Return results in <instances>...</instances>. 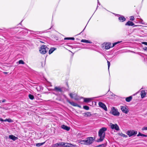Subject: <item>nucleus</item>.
<instances>
[{
	"instance_id": "1",
	"label": "nucleus",
	"mask_w": 147,
	"mask_h": 147,
	"mask_svg": "<svg viewBox=\"0 0 147 147\" xmlns=\"http://www.w3.org/2000/svg\"><path fill=\"white\" fill-rule=\"evenodd\" d=\"M107 130V128L105 127H103L100 129L98 132V136L99 138L97 140V142H101L104 140L105 136V132Z\"/></svg>"
},
{
	"instance_id": "2",
	"label": "nucleus",
	"mask_w": 147,
	"mask_h": 147,
	"mask_svg": "<svg viewBox=\"0 0 147 147\" xmlns=\"http://www.w3.org/2000/svg\"><path fill=\"white\" fill-rule=\"evenodd\" d=\"M93 141V137H90L87 138L86 139L80 140L79 143L81 144L88 145L92 143Z\"/></svg>"
},
{
	"instance_id": "3",
	"label": "nucleus",
	"mask_w": 147,
	"mask_h": 147,
	"mask_svg": "<svg viewBox=\"0 0 147 147\" xmlns=\"http://www.w3.org/2000/svg\"><path fill=\"white\" fill-rule=\"evenodd\" d=\"M49 48L47 47V46L43 45L40 47L39 49L40 53L42 54H45L48 51Z\"/></svg>"
},
{
	"instance_id": "4",
	"label": "nucleus",
	"mask_w": 147,
	"mask_h": 147,
	"mask_svg": "<svg viewBox=\"0 0 147 147\" xmlns=\"http://www.w3.org/2000/svg\"><path fill=\"white\" fill-rule=\"evenodd\" d=\"M111 113L113 115L115 116H118L120 114L118 109L114 107H113L111 108Z\"/></svg>"
},
{
	"instance_id": "5",
	"label": "nucleus",
	"mask_w": 147,
	"mask_h": 147,
	"mask_svg": "<svg viewBox=\"0 0 147 147\" xmlns=\"http://www.w3.org/2000/svg\"><path fill=\"white\" fill-rule=\"evenodd\" d=\"M137 133V131L134 130H129L127 131L126 134L129 137L136 135Z\"/></svg>"
},
{
	"instance_id": "6",
	"label": "nucleus",
	"mask_w": 147,
	"mask_h": 147,
	"mask_svg": "<svg viewBox=\"0 0 147 147\" xmlns=\"http://www.w3.org/2000/svg\"><path fill=\"white\" fill-rule=\"evenodd\" d=\"M109 126L112 129H115L116 131L119 130V127L117 124H113L112 123H110L109 124Z\"/></svg>"
},
{
	"instance_id": "7",
	"label": "nucleus",
	"mask_w": 147,
	"mask_h": 147,
	"mask_svg": "<svg viewBox=\"0 0 147 147\" xmlns=\"http://www.w3.org/2000/svg\"><path fill=\"white\" fill-rule=\"evenodd\" d=\"M65 98L66 100L71 105H72L75 106V107H78V105L74 102H71L69 100V99L68 98H67L65 95H64Z\"/></svg>"
},
{
	"instance_id": "8",
	"label": "nucleus",
	"mask_w": 147,
	"mask_h": 147,
	"mask_svg": "<svg viewBox=\"0 0 147 147\" xmlns=\"http://www.w3.org/2000/svg\"><path fill=\"white\" fill-rule=\"evenodd\" d=\"M98 105L100 107L103 109L105 111H107V108L104 103L102 102H99L98 103Z\"/></svg>"
},
{
	"instance_id": "9",
	"label": "nucleus",
	"mask_w": 147,
	"mask_h": 147,
	"mask_svg": "<svg viewBox=\"0 0 147 147\" xmlns=\"http://www.w3.org/2000/svg\"><path fill=\"white\" fill-rule=\"evenodd\" d=\"M103 47H105V49H108L112 47L111 44L110 43H107L103 44Z\"/></svg>"
},
{
	"instance_id": "10",
	"label": "nucleus",
	"mask_w": 147,
	"mask_h": 147,
	"mask_svg": "<svg viewBox=\"0 0 147 147\" xmlns=\"http://www.w3.org/2000/svg\"><path fill=\"white\" fill-rule=\"evenodd\" d=\"M63 88H60L59 87H55L53 90L56 92H61L63 91Z\"/></svg>"
},
{
	"instance_id": "11",
	"label": "nucleus",
	"mask_w": 147,
	"mask_h": 147,
	"mask_svg": "<svg viewBox=\"0 0 147 147\" xmlns=\"http://www.w3.org/2000/svg\"><path fill=\"white\" fill-rule=\"evenodd\" d=\"M121 109L123 113L126 114L127 113L129 112L128 109L125 106L121 107Z\"/></svg>"
},
{
	"instance_id": "12",
	"label": "nucleus",
	"mask_w": 147,
	"mask_h": 147,
	"mask_svg": "<svg viewBox=\"0 0 147 147\" xmlns=\"http://www.w3.org/2000/svg\"><path fill=\"white\" fill-rule=\"evenodd\" d=\"M63 142L57 143L53 145V147H58L60 146L61 147H63Z\"/></svg>"
},
{
	"instance_id": "13",
	"label": "nucleus",
	"mask_w": 147,
	"mask_h": 147,
	"mask_svg": "<svg viewBox=\"0 0 147 147\" xmlns=\"http://www.w3.org/2000/svg\"><path fill=\"white\" fill-rule=\"evenodd\" d=\"M72 145L71 144L63 142V147H71Z\"/></svg>"
},
{
	"instance_id": "14",
	"label": "nucleus",
	"mask_w": 147,
	"mask_h": 147,
	"mask_svg": "<svg viewBox=\"0 0 147 147\" xmlns=\"http://www.w3.org/2000/svg\"><path fill=\"white\" fill-rule=\"evenodd\" d=\"M9 138L13 141H15L18 139V138L13 135H10L9 136Z\"/></svg>"
},
{
	"instance_id": "15",
	"label": "nucleus",
	"mask_w": 147,
	"mask_h": 147,
	"mask_svg": "<svg viewBox=\"0 0 147 147\" xmlns=\"http://www.w3.org/2000/svg\"><path fill=\"white\" fill-rule=\"evenodd\" d=\"M93 98H84V101L86 102H88L92 100Z\"/></svg>"
},
{
	"instance_id": "16",
	"label": "nucleus",
	"mask_w": 147,
	"mask_h": 147,
	"mask_svg": "<svg viewBox=\"0 0 147 147\" xmlns=\"http://www.w3.org/2000/svg\"><path fill=\"white\" fill-rule=\"evenodd\" d=\"M61 127L62 129L66 130L67 131H69L70 129V127L64 125H62L61 126Z\"/></svg>"
},
{
	"instance_id": "17",
	"label": "nucleus",
	"mask_w": 147,
	"mask_h": 147,
	"mask_svg": "<svg viewBox=\"0 0 147 147\" xmlns=\"http://www.w3.org/2000/svg\"><path fill=\"white\" fill-rule=\"evenodd\" d=\"M120 22H123L126 20V18L123 16L119 17L118 18Z\"/></svg>"
},
{
	"instance_id": "18",
	"label": "nucleus",
	"mask_w": 147,
	"mask_h": 147,
	"mask_svg": "<svg viewBox=\"0 0 147 147\" xmlns=\"http://www.w3.org/2000/svg\"><path fill=\"white\" fill-rule=\"evenodd\" d=\"M134 25V24L133 23V22L129 21L127 22L125 24L126 26L128 25L129 26H133Z\"/></svg>"
},
{
	"instance_id": "19",
	"label": "nucleus",
	"mask_w": 147,
	"mask_h": 147,
	"mask_svg": "<svg viewBox=\"0 0 147 147\" xmlns=\"http://www.w3.org/2000/svg\"><path fill=\"white\" fill-rule=\"evenodd\" d=\"M146 93L144 90H142L141 92V95L142 98H143L146 95Z\"/></svg>"
},
{
	"instance_id": "20",
	"label": "nucleus",
	"mask_w": 147,
	"mask_h": 147,
	"mask_svg": "<svg viewBox=\"0 0 147 147\" xmlns=\"http://www.w3.org/2000/svg\"><path fill=\"white\" fill-rule=\"evenodd\" d=\"M69 96L71 98H74V97H76L77 95V94L75 93H70L69 94Z\"/></svg>"
},
{
	"instance_id": "21",
	"label": "nucleus",
	"mask_w": 147,
	"mask_h": 147,
	"mask_svg": "<svg viewBox=\"0 0 147 147\" xmlns=\"http://www.w3.org/2000/svg\"><path fill=\"white\" fill-rule=\"evenodd\" d=\"M132 99V97L131 96H129L128 97H127L126 98L125 100L127 102H129Z\"/></svg>"
},
{
	"instance_id": "22",
	"label": "nucleus",
	"mask_w": 147,
	"mask_h": 147,
	"mask_svg": "<svg viewBox=\"0 0 147 147\" xmlns=\"http://www.w3.org/2000/svg\"><path fill=\"white\" fill-rule=\"evenodd\" d=\"M81 42H85L86 43H91L92 42H90L88 40H85V39H82L81 40Z\"/></svg>"
},
{
	"instance_id": "23",
	"label": "nucleus",
	"mask_w": 147,
	"mask_h": 147,
	"mask_svg": "<svg viewBox=\"0 0 147 147\" xmlns=\"http://www.w3.org/2000/svg\"><path fill=\"white\" fill-rule=\"evenodd\" d=\"M45 143V142H44L41 143H37L36 144V146L37 147H39L42 145H43V144H44Z\"/></svg>"
},
{
	"instance_id": "24",
	"label": "nucleus",
	"mask_w": 147,
	"mask_h": 147,
	"mask_svg": "<svg viewBox=\"0 0 147 147\" xmlns=\"http://www.w3.org/2000/svg\"><path fill=\"white\" fill-rule=\"evenodd\" d=\"M55 49L53 48L50 49L49 51V54L52 53L55 50Z\"/></svg>"
},
{
	"instance_id": "25",
	"label": "nucleus",
	"mask_w": 147,
	"mask_h": 147,
	"mask_svg": "<svg viewBox=\"0 0 147 147\" xmlns=\"http://www.w3.org/2000/svg\"><path fill=\"white\" fill-rule=\"evenodd\" d=\"M85 114L86 115V116L88 117H90L92 115V114L90 113L89 112H87L85 113Z\"/></svg>"
},
{
	"instance_id": "26",
	"label": "nucleus",
	"mask_w": 147,
	"mask_h": 147,
	"mask_svg": "<svg viewBox=\"0 0 147 147\" xmlns=\"http://www.w3.org/2000/svg\"><path fill=\"white\" fill-rule=\"evenodd\" d=\"M119 135L122 136H123L125 138H127V136L122 133H119Z\"/></svg>"
},
{
	"instance_id": "27",
	"label": "nucleus",
	"mask_w": 147,
	"mask_h": 147,
	"mask_svg": "<svg viewBox=\"0 0 147 147\" xmlns=\"http://www.w3.org/2000/svg\"><path fill=\"white\" fill-rule=\"evenodd\" d=\"M28 96L29 98L31 100H33L34 98V96L31 94H29Z\"/></svg>"
},
{
	"instance_id": "28",
	"label": "nucleus",
	"mask_w": 147,
	"mask_h": 147,
	"mask_svg": "<svg viewBox=\"0 0 147 147\" xmlns=\"http://www.w3.org/2000/svg\"><path fill=\"white\" fill-rule=\"evenodd\" d=\"M121 42V41H118L117 42H115L113 43V46H112V47H114L117 44H118L120 43Z\"/></svg>"
},
{
	"instance_id": "29",
	"label": "nucleus",
	"mask_w": 147,
	"mask_h": 147,
	"mask_svg": "<svg viewBox=\"0 0 147 147\" xmlns=\"http://www.w3.org/2000/svg\"><path fill=\"white\" fill-rule=\"evenodd\" d=\"M18 63L20 64H24V62L22 60H20L18 61Z\"/></svg>"
},
{
	"instance_id": "30",
	"label": "nucleus",
	"mask_w": 147,
	"mask_h": 147,
	"mask_svg": "<svg viewBox=\"0 0 147 147\" xmlns=\"http://www.w3.org/2000/svg\"><path fill=\"white\" fill-rule=\"evenodd\" d=\"M83 108L86 110H88L89 109V107L86 106H84Z\"/></svg>"
},
{
	"instance_id": "31",
	"label": "nucleus",
	"mask_w": 147,
	"mask_h": 147,
	"mask_svg": "<svg viewBox=\"0 0 147 147\" xmlns=\"http://www.w3.org/2000/svg\"><path fill=\"white\" fill-rule=\"evenodd\" d=\"M107 63H108V70H109L110 66V62L108 61H107Z\"/></svg>"
},
{
	"instance_id": "32",
	"label": "nucleus",
	"mask_w": 147,
	"mask_h": 147,
	"mask_svg": "<svg viewBox=\"0 0 147 147\" xmlns=\"http://www.w3.org/2000/svg\"><path fill=\"white\" fill-rule=\"evenodd\" d=\"M105 146L104 144H102L98 146H96V147H104Z\"/></svg>"
},
{
	"instance_id": "33",
	"label": "nucleus",
	"mask_w": 147,
	"mask_h": 147,
	"mask_svg": "<svg viewBox=\"0 0 147 147\" xmlns=\"http://www.w3.org/2000/svg\"><path fill=\"white\" fill-rule=\"evenodd\" d=\"M130 20H131L133 21L134 20V18L133 16H131L130 17Z\"/></svg>"
},
{
	"instance_id": "34",
	"label": "nucleus",
	"mask_w": 147,
	"mask_h": 147,
	"mask_svg": "<svg viewBox=\"0 0 147 147\" xmlns=\"http://www.w3.org/2000/svg\"><path fill=\"white\" fill-rule=\"evenodd\" d=\"M7 121L9 123H11L13 121L10 119H8Z\"/></svg>"
},
{
	"instance_id": "35",
	"label": "nucleus",
	"mask_w": 147,
	"mask_h": 147,
	"mask_svg": "<svg viewBox=\"0 0 147 147\" xmlns=\"http://www.w3.org/2000/svg\"><path fill=\"white\" fill-rule=\"evenodd\" d=\"M142 130H147V127H144L142 128Z\"/></svg>"
},
{
	"instance_id": "36",
	"label": "nucleus",
	"mask_w": 147,
	"mask_h": 147,
	"mask_svg": "<svg viewBox=\"0 0 147 147\" xmlns=\"http://www.w3.org/2000/svg\"><path fill=\"white\" fill-rule=\"evenodd\" d=\"M142 134L140 132H139L138 134L137 135V136H141Z\"/></svg>"
},
{
	"instance_id": "37",
	"label": "nucleus",
	"mask_w": 147,
	"mask_h": 147,
	"mask_svg": "<svg viewBox=\"0 0 147 147\" xmlns=\"http://www.w3.org/2000/svg\"><path fill=\"white\" fill-rule=\"evenodd\" d=\"M141 136L144 137H147V135L144 134H142Z\"/></svg>"
},
{
	"instance_id": "38",
	"label": "nucleus",
	"mask_w": 147,
	"mask_h": 147,
	"mask_svg": "<svg viewBox=\"0 0 147 147\" xmlns=\"http://www.w3.org/2000/svg\"><path fill=\"white\" fill-rule=\"evenodd\" d=\"M143 44H144L146 45H147V42H142Z\"/></svg>"
},
{
	"instance_id": "39",
	"label": "nucleus",
	"mask_w": 147,
	"mask_h": 147,
	"mask_svg": "<svg viewBox=\"0 0 147 147\" xmlns=\"http://www.w3.org/2000/svg\"><path fill=\"white\" fill-rule=\"evenodd\" d=\"M70 38H64V40H70Z\"/></svg>"
},
{
	"instance_id": "40",
	"label": "nucleus",
	"mask_w": 147,
	"mask_h": 147,
	"mask_svg": "<svg viewBox=\"0 0 147 147\" xmlns=\"http://www.w3.org/2000/svg\"><path fill=\"white\" fill-rule=\"evenodd\" d=\"M70 40H74V37H70Z\"/></svg>"
},
{
	"instance_id": "41",
	"label": "nucleus",
	"mask_w": 147,
	"mask_h": 147,
	"mask_svg": "<svg viewBox=\"0 0 147 147\" xmlns=\"http://www.w3.org/2000/svg\"><path fill=\"white\" fill-rule=\"evenodd\" d=\"M6 101V100H5V99H3L2 101V102H5Z\"/></svg>"
},
{
	"instance_id": "42",
	"label": "nucleus",
	"mask_w": 147,
	"mask_h": 147,
	"mask_svg": "<svg viewBox=\"0 0 147 147\" xmlns=\"http://www.w3.org/2000/svg\"><path fill=\"white\" fill-rule=\"evenodd\" d=\"M0 121H4V120L2 118H0Z\"/></svg>"
},
{
	"instance_id": "43",
	"label": "nucleus",
	"mask_w": 147,
	"mask_h": 147,
	"mask_svg": "<svg viewBox=\"0 0 147 147\" xmlns=\"http://www.w3.org/2000/svg\"><path fill=\"white\" fill-rule=\"evenodd\" d=\"M8 121V119H5L4 120V121Z\"/></svg>"
},
{
	"instance_id": "44",
	"label": "nucleus",
	"mask_w": 147,
	"mask_h": 147,
	"mask_svg": "<svg viewBox=\"0 0 147 147\" xmlns=\"http://www.w3.org/2000/svg\"><path fill=\"white\" fill-rule=\"evenodd\" d=\"M74 99L75 100H78V99H77L76 98H74Z\"/></svg>"
},
{
	"instance_id": "45",
	"label": "nucleus",
	"mask_w": 147,
	"mask_h": 147,
	"mask_svg": "<svg viewBox=\"0 0 147 147\" xmlns=\"http://www.w3.org/2000/svg\"><path fill=\"white\" fill-rule=\"evenodd\" d=\"M0 102L1 103V102H2V101H1V100H0Z\"/></svg>"
},
{
	"instance_id": "46",
	"label": "nucleus",
	"mask_w": 147,
	"mask_h": 147,
	"mask_svg": "<svg viewBox=\"0 0 147 147\" xmlns=\"http://www.w3.org/2000/svg\"><path fill=\"white\" fill-rule=\"evenodd\" d=\"M4 73L5 74H6L7 73V72H4Z\"/></svg>"
},
{
	"instance_id": "47",
	"label": "nucleus",
	"mask_w": 147,
	"mask_h": 147,
	"mask_svg": "<svg viewBox=\"0 0 147 147\" xmlns=\"http://www.w3.org/2000/svg\"><path fill=\"white\" fill-rule=\"evenodd\" d=\"M98 4H99V5H100V3H99L98 1Z\"/></svg>"
}]
</instances>
